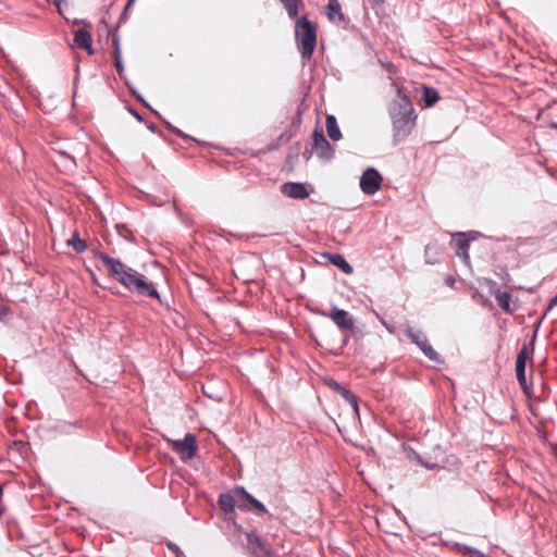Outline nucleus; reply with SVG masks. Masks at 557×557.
<instances>
[{"mask_svg":"<svg viewBox=\"0 0 557 557\" xmlns=\"http://www.w3.org/2000/svg\"><path fill=\"white\" fill-rule=\"evenodd\" d=\"M109 275L121 283L127 290L159 299V293L145 275L106 253H98Z\"/></svg>","mask_w":557,"mask_h":557,"instance_id":"obj_1","label":"nucleus"},{"mask_svg":"<svg viewBox=\"0 0 557 557\" xmlns=\"http://www.w3.org/2000/svg\"><path fill=\"white\" fill-rule=\"evenodd\" d=\"M397 96L398 100L392 103L389 114L394 140L400 141L411 133L416 123V115L410 99L404 94L401 88H397Z\"/></svg>","mask_w":557,"mask_h":557,"instance_id":"obj_2","label":"nucleus"},{"mask_svg":"<svg viewBox=\"0 0 557 557\" xmlns=\"http://www.w3.org/2000/svg\"><path fill=\"white\" fill-rule=\"evenodd\" d=\"M295 37L298 50L305 60H309L317 45V25L307 16L297 18L295 25Z\"/></svg>","mask_w":557,"mask_h":557,"instance_id":"obj_3","label":"nucleus"},{"mask_svg":"<svg viewBox=\"0 0 557 557\" xmlns=\"http://www.w3.org/2000/svg\"><path fill=\"white\" fill-rule=\"evenodd\" d=\"M170 448L178 455L182 461L190 460L197 453V440L191 433H187L183 440L165 438Z\"/></svg>","mask_w":557,"mask_h":557,"instance_id":"obj_4","label":"nucleus"},{"mask_svg":"<svg viewBox=\"0 0 557 557\" xmlns=\"http://www.w3.org/2000/svg\"><path fill=\"white\" fill-rule=\"evenodd\" d=\"M406 335L423 351V354L432 361L440 362V355L429 344L425 334L416 330L412 326H407L405 331Z\"/></svg>","mask_w":557,"mask_h":557,"instance_id":"obj_5","label":"nucleus"},{"mask_svg":"<svg viewBox=\"0 0 557 557\" xmlns=\"http://www.w3.org/2000/svg\"><path fill=\"white\" fill-rule=\"evenodd\" d=\"M321 159L330 160L334 154V149L327 141L323 132L315 128L312 133V150Z\"/></svg>","mask_w":557,"mask_h":557,"instance_id":"obj_6","label":"nucleus"},{"mask_svg":"<svg viewBox=\"0 0 557 557\" xmlns=\"http://www.w3.org/2000/svg\"><path fill=\"white\" fill-rule=\"evenodd\" d=\"M323 315L329 317L341 330L352 331L355 327L354 318L346 310L333 307L330 313Z\"/></svg>","mask_w":557,"mask_h":557,"instance_id":"obj_7","label":"nucleus"},{"mask_svg":"<svg viewBox=\"0 0 557 557\" xmlns=\"http://www.w3.org/2000/svg\"><path fill=\"white\" fill-rule=\"evenodd\" d=\"M382 177L374 169L367 170L360 178V187L368 195L375 194L381 187Z\"/></svg>","mask_w":557,"mask_h":557,"instance_id":"obj_8","label":"nucleus"},{"mask_svg":"<svg viewBox=\"0 0 557 557\" xmlns=\"http://www.w3.org/2000/svg\"><path fill=\"white\" fill-rule=\"evenodd\" d=\"M247 546L256 557H268L270 555V545L256 532L247 533Z\"/></svg>","mask_w":557,"mask_h":557,"instance_id":"obj_9","label":"nucleus"},{"mask_svg":"<svg viewBox=\"0 0 557 557\" xmlns=\"http://www.w3.org/2000/svg\"><path fill=\"white\" fill-rule=\"evenodd\" d=\"M282 193L294 199H305L309 196L306 186L301 183H285L282 185Z\"/></svg>","mask_w":557,"mask_h":557,"instance_id":"obj_10","label":"nucleus"},{"mask_svg":"<svg viewBox=\"0 0 557 557\" xmlns=\"http://www.w3.org/2000/svg\"><path fill=\"white\" fill-rule=\"evenodd\" d=\"M75 45L85 50L88 54H94L91 34L86 29H78L74 36Z\"/></svg>","mask_w":557,"mask_h":557,"instance_id":"obj_11","label":"nucleus"},{"mask_svg":"<svg viewBox=\"0 0 557 557\" xmlns=\"http://www.w3.org/2000/svg\"><path fill=\"white\" fill-rule=\"evenodd\" d=\"M483 238H484V236L481 233L475 232V231L458 232V233L451 234L450 243L458 244V245L471 244L472 242H478Z\"/></svg>","mask_w":557,"mask_h":557,"instance_id":"obj_12","label":"nucleus"},{"mask_svg":"<svg viewBox=\"0 0 557 557\" xmlns=\"http://www.w3.org/2000/svg\"><path fill=\"white\" fill-rule=\"evenodd\" d=\"M326 16L332 23H339L345 20L342 5L338 0H329L325 9Z\"/></svg>","mask_w":557,"mask_h":557,"instance_id":"obj_13","label":"nucleus"},{"mask_svg":"<svg viewBox=\"0 0 557 557\" xmlns=\"http://www.w3.org/2000/svg\"><path fill=\"white\" fill-rule=\"evenodd\" d=\"M330 387L338 393L355 410L356 413H358V403L357 397L348 389H346L344 386H342L338 382L332 381L330 383Z\"/></svg>","mask_w":557,"mask_h":557,"instance_id":"obj_14","label":"nucleus"},{"mask_svg":"<svg viewBox=\"0 0 557 557\" xmlns=\"http://www.w3.org/2000/svg\"><path fill=\"white\" fill-rule=\"evenodd\" d=\"M324 258H327L332 264L337 267L341 271H343L346 274L352 273V267L345 260V258L341 255H332V253H324Z\"/></svg>","mask_w":557,"mask_h":557,"instance_id":"obj_15","label":"nucleus"},{"mask_svg":"<svg viewBox=\"0 0 557 557\" xmlns=\"http://www.w3.org/2000/svg\"><path fill=\"white\" fill-rule=\"evenodd\" d=\"M497 305L506 312H512L516 306L512 305L511 295L507 292H494Z\"/></svg>","mask_w":557,"mask_h":557,"instance_id":"obj_16","label":"nucleus"},{"mask_svg":"<svg viewBox=\"0 0 557 557\" xmlns=\"http://www.w3.org/2000/svg\"><path fill=\"white\" fill-rule=\"evenodd\" d=\"M325 126L327 135L332 140L337 141L342 138V133L334 115L329 114L326 116Z\"/></svg>","mask_w":557,"mask_h":557,"instance_id":"obj_17","label":"nucleus"},{"mask_svg":"<svg viewBox=\"0 0 557 557\" xmlns=\"http://www.w3.org/2000/svg\"><path fill=\"white\" fill-rule=\"evenodd\" d=\"M422 100L426 108L433 107L438 100L440 95L433 87L422 86Z\"/></svg>","mask_w":557,"mask_h":557,"instance_id":"obj_18","label":"nucleus"},{"mask_svg":"<svg viewBox=\"0 0 557 557\" xmlns=\"http://www.w3.org/2000/svg\"><path fill=\"white\" fill-rule=\"evenodd\" d=\"M235 493L239 495L240 497L248 500L253 508L257 511V515H263L267 513V508L262 503H260L258 499H256L252 495L248 494L244 488L236 490Z\"/></svg>","mask_w":557,"mask_h":557,"instance_id":"obj_19","label":"nucleus"},{"mask_svg":"<svg viewBox=\"0 0 557 557\" xmlns=\"http://www.w3.org/2000/svg\"><path fill=\"white\" fill-rule=\"evenodd\" d=\"M235 496H238V495L236 493H235V495H231V494H221L220 495L219 505L223 511H225V512L234 511V508L236 506Z\"/></svg>","mask_w":557,"mask_h":557,"instance_id":"obj_20","label":"nucleus"},{"mask_svg":"<svg viewBox=\"0 0 557 557\" xmlns=\"http://www.w3.org/2000/svg\"><path fill=\"white\" fill-rule=\"evenodd\" d=\"M280 1L283 3V5L290 18H296L299 13L300 7L304 5L302 0H280Z\"/></svg>","mask_w":557,"mask_h":557,"instance_id":"obj_21","label":"nucleus"},{"mask_svg":"<svg viewBox=\"0 0 557 557\" xmlns=\"http://www.w3.org/2000/svg\"><path fill=\"white\" fill-rule=\"evenodd\" d=\"M516 375L520 383V385L525 389L527 388V379H525V362L516 361Z\"/></svg>","mask_w":557,"mask_h":557,"instance_id":"obj_22","label":"nucleus"},{"mask_svg":"<svg viewBox=\"0 0 557 557\" xmlns=\"http://www.w3.org/2000/svg\"><path fill=\"white\" fill-rule=\"evenodd\" d=\"M293 134L290 132H284L282 133L277 139L275 140V143L271 144L268 148V150H274V149H277L280 146L282 145H285L287 144L290 138H292Z\"/></svg>","mask_w":557,"mask_h":557,"instance_id":"obj_23","label":"nucleus"},{"mask_svg":"<svg viewBox=\"0 0 557 557\" xmlns=\"http://www.w3.org/2000/svg\"><path fill=\"white\" fill-rule=\"evenodd\" d=\"M456 256L459 257L466 265H470L468 246H457Z\"/></svg>","mask_w":557,"mask_h":557,"instance_id":"obj_24","label":"nucleus"},{"mask_svg":"<svg viewBox=\"0 0 557 557\" xmlns=\"http://www.w3.org/2000/svg\"><path fill=\"white\" fill-rule=\"evenodd\" d=\"M438 246H426L425 257L428 263H434L433 260L430 259V253H437Z\"/></svg>","mask_w":557,"mask_h":557,"instance_id":"obj_25","label":"nucleus"},{"mask_svg":"<svg viewBox=\"0 0 557 557\" xmlns=\"http://www.w3.org/2000/svg\"><path fill=\"white\" fill-rule=\"evenodd\" d=\"M521 359L523 362L527 361V347L525 346L518 352L516 361H520Z\"/></svg>","mask_w":557,"mask_h":557,"instance_id":"obj_26","label":"nucleus"},{"mask_svg":"<svg viewBox=\"0 0 557 557\" xmlns=\"http://www.w3.org/2000/svg\"><path fill=\"white\" fill-rule=\"evenodd\" d=\"M66 244H67V245H71V244H85V242L81 240V239L76 236V234H74L72 238H70V239H67V240H66Z\"/></svg>","mask_w":557,"mask_h":557,"instance_id":"obj_27","label":"nucleus"},{"mask_svg":"<svg viewBox=\"0 0 557 557\" xmlns=\"http://www.w3.org/2000/svg\"><path fill=\"white\" fill-rule=\"evenodd\" d=\"M445 282L447 285L449 286H454L455 284V278L451 276V275H448L446 278H445Z\"/></svg>","mask_w":557,"mask_h":557,"instance_id":"obj_28","label":"nucleus"},{"mask_svg":"<svg viewBox=\"0 0 557 557\" xmlns=\"http://www.w3.org/2000/svg\"><path fill=\"white\" fill-rule=\"evenodd\" d=\"M472 555H473V557H487L482 552L476 550V549L472 550Z\"/></svg>","mask_w":557,"mask_h":557,"instance_id":"obj_29","label":"nucleus"},{"mask_svg":"<svg viewBox=\"0 0 557 557\" xmlns=\"http://www.w3.org/2000/svg\"><path fill=\"white\" fill-rule=\"evenodd\" d=\"M73 247L75 248L76 251L81 252V251H84L87 246H73Z\"/></svg>","mask_w":557,"mask_h":557,"instance_id":"obj_30","label":"nucleus"},{"mask_svg":"<svg viewBox=\"0 0 557 557\" xmlns=\"http://www.w3.org/2000/svg\"><path fill=\"white\" fill-rule=\"evenodd\" d=\"M556 305H557V294L550 300V306H556Z\"/></svg>","mask_w":557,"mask_h":557,"instance_id":"obj_31","label":"nucleus"},{"mask_svg":"<svg viewBox=\"0 0 557 557\" xmlns=\"http://www.w3.org/2000/svg\"><path fill=\"white\" fill-rule=\"evenodd\" d=\"M7 314V308L4 306L0 307V315Z\"/></svg>","mask_w":557,"mask_h":557,"instance_id":"obj_32","label":"nucleus"},{"mask_svg":"<svg viewBox=\"0 0 557 557\" xmlns=\"http://www.w3.org/2000/svg\"><path fill=\"white\" fill-rule=\"evenodd\" d=\"M115 66H116V70H117V71H120V70H121V67H122V66H121V62H120V60H119L117 58H116V60H115Z\"/></svg>","mask_w":557,"mask_h":557,"instance_id":"obj_33","label":"nucleus"},{"mask_svg":"<svg viewBox=\"0 0 557 557\" xmlns=\"http://www.w3.org/2000/svg\"><path fill=\"white\" fill-rule=\"evenodd\" d=\"M133 2H134V0H129V1L127 2V4H126V8H125V9L127 10L129 7H132Z\"/></svg>","mask_w":557,"mask_h":557,"instance_id":"obj_34","label":"nucleus"},{"mask_svg":"<svg viewBox=\"0 0 557 557\" xmlns=\"http://www.w3.org/2000/svg\"><path fill=\"white\" fill-rule=\"evenodd\" d=\"M553 127L557 129V123L553 124Z\"/></svg>","mask_w":557,"mask_h":557,"instance_id":"obj_35","label":"nucleus"},{"mask_svg":"<svg viewBox=\"0 0 557 557\" xmlns=\"http://www.w3.org/2000/svg\"><path fill=\"white\" fill-rule=\"evenodd\" d=\"M182 553L177 554V557H181Z\"/></svg>","mask_w":557,"mask_h":557,"instance_id":"obj_36","label":"nucleus"},{"mask_svg":"<svg viewBox=\"0 0 557 557\" xmlns=\"http://www.w3.org/2000/svg\"><path fill=\"white\" fill-rule=\"evenodd\" d=\"M380 2H383V0H380Z\"/></svg>","mask_w":557,"mask_h":557,"instance_id":"obj_37","label":"nucleus"}]
</instances>
